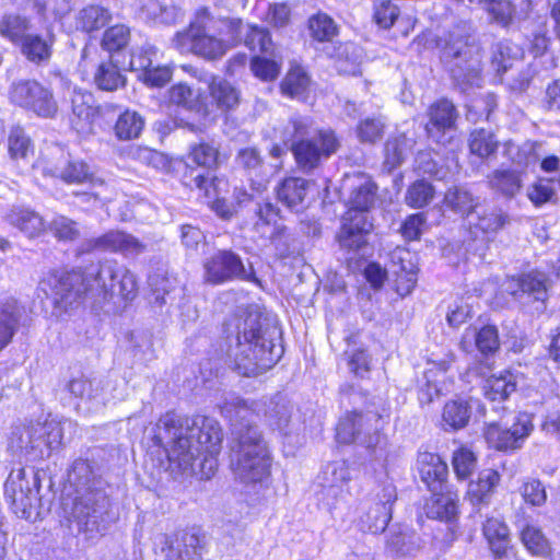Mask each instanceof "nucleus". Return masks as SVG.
<instances>
[{
	"label": "nucleus",
	"mask_w": 560,
	"mask_h": 560,
	"mask_svg": "<svg viewBox=\"0 0 560 560\" xmlns=\"http://www.w3.org/2000/svg\"><path fill=\"white\" fill-rule=\"evenodd\" d=\"M311 182L301 177H287L277 188V197L289 209L300 211L304 208V201Z\"/></svg>",
	"instance_id": "obj_32"
},
{
	"label": "nucleus",
	"mask_w": 560,
	"mask_h": 560,
	"mask_svg": "<svg viewBox=\"0 0 560 560\" xmlns=\"http://www.w3.org/2000/svg\"><path fill=\"white\" fill-rule=\"evenodd\" d=\"M500 481V475L497 470L485 469L479 472L476 481H471L468 487V495L474 504L488 502L495 487Z\"/></svg>",
	"instance_id": "obj_41"
},
{
	"label": "nucleus",
	"mask_w": 560,
	"mask_h": 560,
	"mask_svg": "<svg viewBox=\"0 0 560 560\" xmlns=\"http://www.w3.org/2000/svg\"><path fill=\"white\" fill-rule=\"evenodd\" d=\"M441 59L448 67L454 82L466 91L479 86L481 62L478 50L464 40H451L442 50Z\"/></svg>",
	"instance_id": "obj_9"
},
{
	"label": "nucleus",
	"mask_w": 560,
	"mask_h": 560,
	"mask_svg": "<svg viewBox=\"0 0 560 560\" xmlns=\"http://www.w3.org/2000/svg\"><path fill=\"white\" fill-rule=\"evenodd\" d=\"M483 535L495 557L502 558L506 555L510 545V530L503 521L494 517L488 518L483 524Z\"/></svg>",
	"instance_id": "obj_39"
},
{
	"label": "nucleus",
	"mask_w": 560,
	"mask_h": 560,
	"mask_svg": "<svg viewBox=\"0 0 560 560\" xmlns=\"http://www.w3.org/2000/svg\"><path fill=\"white\" fill-rule=\"evenodd\" d=\"M533 430V424L527 415H521L511 427H501L498 423L488 424L485 436L497 450L508 451L521 447L524 440Z\"/></svg>",
	"instance_id": "obj_18"
},
{
	"label": "nucleus",
	"mask_w": 560,
	"mask_h": 560,
	"mask_svg": "<svg viewBox=\"0 0 560 560\" xmlns=\"http://www.w3.org/2000/svg\"><path fill=\"white\" fill-rule=\"evenodd\" d=\"M435 195L434 187L424 179L416 180L409 186L406 192V203L415 209H420L429 205Z\"/></svg>",
	"instance_id": "obj_56"
},
{
	"label": "nucleus",
	"mask_w": 560,
	"mask_h": 560,
	"mask_svg": "<svg viewBox=\"0 0 560 560\" xmlns=\"http://www.w3.org/2000/svg\"><path fill=\"white\" fill-rule=\"evenodd\" d=\"M518 287L523 293L533 295L535 300L545 302L548 291V278L544 272L530 271L518 279Z\"/></svg>",
	"instance_id": "obj_52"
},
{
	"label": "nucleus",
	"mask_w": 560,
	"mask_h": 560,
	"mask_svg": "<svg viewBox=\"0 0 560 560\" xmlns=\"http://www.w3.org/2000/svg\"><path fill=\"white\" fill-rule=\"evenodd\" d=\"M170 101L189 110H196L199 106L198 94L185 83H178L171 88Z\"/></svg>",
	"instance_id": "obj_64"
},
{
	"label": "nucleus",
	"mask_w": 560,
	"mask_h": 560,
	"mask_svg": "<svg viewBox=\"0 0 560 560\" xmlns=\"http://www.w3.org/2000/svg\"><path fill=\"white\" fill-rule=\"evenodd\" d=\"M386 548L393 556H415L422 548V540L418 534L409 529L390 532Z\"/></svg>",
	"instance_id": "obj_36"
},
{
	"label": "nucleus",
	"mask_w": 560,
	"mask_h": 560,
	"mask_svg": "<svg viewBox=\"0 0 560 560\" xmlns=\"http://www.w3.org/2000/svg\"><path fill=\"white\" fill-rule=\"evenodd\" d=\"M21 311L13 298L0 302V351L12 340L19 327Z\"/></svg>",
	"instance_id": "obj_33"
},
{
	"label": "nucleus",
	"mask_w": 560,
	"mask_h": 560,
	"mask_svg": "<svg viewBox=\"0 0 560 560\" xmlns=\"http://www.w3.org/2000/svg\"><path fill=\"white\" fill-rule=\"evenodd\" d=\"M293 406L289 400L281 396L271 399L266 410L267 424L281 433H287L285 430L291 421Z\"/></svg>",
	"instance_id": "obj_43"
},
{
	"label": "nucleus",
	"mask_w": 560,
	"mask_h": 560,
	"mask_svg": "<svg viewBox=\"0 0 560 560\" xmlns=\"http://www.w3.org/2000/svg\"><path fill=\"white\" fill-rule=\"evenodd\" d=\"M140 13L150 21L161 24H174L180 10L173 5L161 2L160 0H136Z\"/></svg>",
	"instance_id": "obj_37"
},
{
	"label": "nucleus",
	"mask_w": 560,
	"mask_h": 560,
	"mask_svg": "<svg viewBox=\"0 0 560 560\" xmlns=\"http://www.w3.org/2000/svg\"><path fill=\"white\" fill-rule=\"evenodd\" d=\"M70 101L72 112L70 124L72 128L80 135H91L93 132L94 118L97 113V108L92 105V95L74 89Z\"/></svg>",
	"instance_id": "obj_23"
},
{
	"label": "nucleus",
	"mask_w": 560,
	"mask_h": 560,
	"mask_svg": "<svg viewBox=\"0 0 560 560\" xmlns=\"http://www.w3.org/2000/svg\"><path fill=\"white\" fill-rule=\"evenodd\" d=\"M419 474L422 481L431 491L447 488L445 479L448 472L447 465L433 453H421L418 456Z\"/></svg>",
	"instance_id": "obj_30"
},
{
	"label": "nucleus",
	"mask_w": 560,
	"mask_h": 560,
	"mask_svg": "<svg viewBox=\"0 0 560 560\" xmlns=\"http://www.w3.org/2000/svg\"><path fill=\"white\" fill-rule=\"evenodd\" d=\"M429 121L425 126L428 136L436 143L446 144L452 139V132L456 129L458 113L447 98H441L433 103L428 110Z\"/></svg>",
	"instance_id": "obj_16"
},
{
	"label": "nucleus",
	"mask_w": 560,
	"mask_h": 560,
	"mask_svg": "<svg viewBox=\"0 0 560 560\" xmlns=\"http://www.w3.org/2000/svg\"><path fill=\"white\" fill-rule=\"evenodd\" d=\"M56 36L51 28H47L44 35L27 34L20 43L21 52L25 58L35 65L47 63L52 56V47Z\"/></svg>",
	"instance_id": "obj_28"
},
{
	"label": "nucleus",
	"mask_w": 560,
	"mask_h": 560,
	"mask_svg": "<svg viewBox=\"0 0 560 560\" xmlns=\"http://www.w3.org/2000/svg\"><path fill=\"white\" fill-rule=\"evenodd\" d=\"M468 145L471 154L487 159L497 153L499 141L493 131L478 128L470 132Z\"/></svg>",
	"instance_id": "obj_46"
},
{
	"label": "nucleus",
	"mask_w": 560,
	"mask_h": 560,
	"mask_svg": "<svg viewBox=\"0 0 560 560\" xmlns=\"http://www.w3.org/2000/svg\"><path fill=\"white\" fill-rule=\"evenodd\" d=\"M413 145V141L404 133L390 136L385 142L384 166L388 172L400 166Z\"/></svg>",
	"instance_id": "obj_42"
},
{
	"label": "nucleus",
	"mask_w": 560,
	"mask_h": 560,
	"mask_svg": "<svg viewBox=\"0 0 560 560\" xmlns=\"http://www.w3.org/2000/svg\"><path fill=\"white\" fill-rule=\"evenodd\" d=\"M516 388L511 373L500 374L499 376L492 375L486 380L483 385L485 396L492 400H504Z\"/></svg>",
	"instance_id": "obj_49"
},
{
	"label": "nucleus",
	"mask_w": 560,
	"mask_h": 560,
	"mask_svg": "<svg viewBox=\"0 0 560 560\" xmlns=\"http://www.w3.org/2000/svg\"><path fill=\"white\" fill-rule=\"evenodd\" d=\"M105 495L101 491L86 488L85 492L75 497L73 502L72 514L79 524L86 527L89 525L95 526L98 516L104 508Z\"/></svg>",
	"instance_id": "obj_24"
},
{
	"label": "nucleus",
	"mask_w": 560,
	"mask_h": 560,
	"mask_svg": "<svg viewBox=\"0 0 560 560\" xmlns=\"http://www.w3.org/2000/svg\"><path fill=\"white\" fill-rule=\"evenodd\" d=\"M242 40L252 51H258L261 55H272V40L269 32L264 27L243 24Z\"/></svg>",
	"instance_id": "obj_47"
},
{
	"label": "nucleus",
	"mask_w": 560,
	"mask_h": 560,
	"mask_svg": "<svg viewBox=\"0 0 560 560\" xmlns=\"http://www.w3.org/2000/svg\"><path fill=\"white\" fill-rule=\"evenodd\" d=\"M310 85V78L301 67L292 68L281 82V91L291 98L304 97Z\"/></svg>",
	"instance_id": "obj_51"
},
{
	"label": "nucleus",
	"mask_w": 560,
	"mask_h": 560,
	"mask_svg": "<svg viewBox=\"0 0 560 560\" xmlns=\"http://www.w3.org/2000/svg\"><path fill=\"white\" fill-rule=\"evenodd\" d=\"M218 158L219 151L212 144L202 142L194 145L187 158L189 163L207 168L208 172L207 174H196L191 178L190 185H195L198 189H205L208 192V186L212 179L209 170L217 166Z\"/></svg>",
	"instance_id": "obj_31"
},
{
	"label": "nucleus",
	"mask_w": 560,
	"mask_h": 560,
	"mask_svg": "<svg viewBox=\"0 0 560 560\" xmlns=\"http://www.w3.org/2000/svg\"><path fill=\"white\" fill-rule=\"evenodd\" d=\"M555 183H557V177L539 178L528 188L527 196L529 200L535 206H541L546 202L553 201V198L557 196L553 187Z\"/></svg>",
	"instance_id": "obj_59"
},
{
	"label": "nucleus",
	"mask_w": 560,
	"mask_h": 560,
	"mask_svg": "<svg viewBox=\"0 0 560 560\" xmlns=\"http://www.w3.org/2000/svg\"><path fill=\"white\" fill-rule=\"evenodd\" d=\"M94 83L100 90L110 92L125 86L126 78L110 58L108 61L98 65L94 73Z\"/></svg>",
	"instance_id": "obj_44"
},
{
	"label": "nucleus",
	"mask_w": 560,
	"mask_h": 560,
	"mask_svg": "<svg viewBox=\"0 0 560 560\" xmlns=\"http://www.w3.org/2000/svg\"><path fill=\"white\" fill-rule=\"evenodd\" d=\"M228 357L241 375L256 376L271 369L283 353L277 341L281 330L277 320L252 306L225 324Z\"/></svg>",
	"instance_id": "obj_2"
},
{
	"label": "nucleus",
	"mask_w": 560,
	"mask_h": 560,
	"mask_svg": "<svg viewBox=\"0 0 560 560\" xmlns=\"http://www.w3.org/2000/svg\"><path fill=\"white\" fill-rule=\"evenodd\" d=\"M4 220L28 238L40 236L47 229L46 223L39 213L21 206L12 207L5 213Z\"/></svg>",
	"instance_id": "obj_25"
},
{
	"label": "nucleus",
	"mask_w": 560,
	"mask_h": 560,
	"mask_svg": "<svg viewBox=\"0 0 560 560\" xmlns=\"http://www.w3.org/2000/svg\"><path fill=\"white\" fill-rule=\"evenodd\" d=\"M308 30L312 38L318 42H331L338 34V26L326 13H317L310 18Z\"/></svg>",
	"instance_id": "obj_53"
},
{
	"label": "nucleus",
	"mask_w": 560,
	"mask_h": 560,
	"mask_svg": "<svg viewBox=\"0 0 560 560\" xmlns=\"http://www.w3.org/2000/svg\"><path fill=\"white\" fill-rule=\"evenodd\" d=\"M381 416L373 411L349 412L342 417L336 428V438L339 443H357L366 448H375L382 440L380 433Z\"/></svg>",
	"instance_id": "obj_11"
},
{
	"label": "nucleus",
	"mask_w": 560,
	"mask_h": 560,
	"mask_svg": "<svg viewBox=\"0 0 560 560\" xmlns=\"http://www.w3.org/2000/svg\"><path fill=\"white\" fill-rule=\"evenodd\" d=\"M55 419L31 422L16 427L12 432L11 445L28 457L30 460L47 458L59 448L63 438V425Z\"/></svg>",
	"instance_id": "obj_8"
},
{
	"label": "nucleus",
	"mask_w": 560,
	"mask_h": 560,
	"mask_svg": "<svg viewBox=\"0 0 560 560\" xmlns=\"http://www.w3.org/2000/svg\"><path fill=\"white\" fill-rule=\"evenodd\" d=\"M343 188L349 190L350 211L348 215H353L352 211L365 214L375 202L377 187L369 176L362 173L347 177Z\"/></svg>",
	"instance_id": "obj_21"
},
{
	"label": "nucleus",
	"mask_w": 560,
	"mask_h": 560,
	"mask_svg": "<svg viewBox=\"0 0 560 560\" xmlns=\"http://www.w3.org/2000/svg\"><path fill=\"white\" fill-rule=\"evenodd\" d=\"M282 138L290 143L296 165L304 173L316 170L340 145L332 130L315 129L312 119L301 115H293L289 119Z\"/></svg>",
	"instance_id": "obj_6"
},
{
	"label": "nucleus",
	"mask_w": 560,
	"mask_h": 560,
	"mask_svg": "<svg viewBox=\"0 0 560 560\" xmlns=\"http://www.w3.org/2000/svg\"><path fill=\"white\" fill-rule=\"evenodd\" d=\"M235 163L250 180L252 192L243 188H235L233 198L241 208L250 207L257 218L255 229L258 233L265 234L266 229L277 222L280 211L273 203L262 198V192L268 178L275 170L281 167V164H266L260 151L254 147L241 149L235 156Z\"/></svg>",
	"instance_id": "obj_5"
},
{
	"label": "nucleus",
	"mask_w": 560,
	"mask_h": 560,
	"mask_svg": "<svg viewBox=\"0 0 560 560\" xmlns=\"http://www.w3.org/2000/svg\"><path fill=\"white\" fill-rule=\"evenodd\" d=\"M69 392L81 399H98L101 397L100 382H94L85 376L71 380L68 384Z\"/></svg>",
	"instance_id": "obj_62"
},
{
	"label": "nucleus",
	"mask_w": 560,
	"mask_h": 560,
	"mask_svg": "<svg viewBox=\"0 0 560 560\" xmlns=\"http://www.w3.org/2000/svg\"><path fill=\"white\" fill-rule=\"evenodd\" d=\"M222 430L219 422L206 416L192 418L182 417L173 411L163 415L152 429V441L163 447L170 462V468L178 472L195 471L194 463L201 454L206 453L202 468L208 464L210 478L215 467L212 458L220 450Z\"/></svg>",
	"instance_id": "obj_1"
},
{
	"label": "nucleus",
	"mask_w": 560,
	"mask_h": 560,
	"mask_svg": "<svg viewBox=\"0 0 560 560\" xmlns=\"http://www.w3.org/2000/svg\"><path fill=\"white\" fill-rule=\"evenodd\" d=\"M444 203L458 214L469 215L478 207L479 200L465 187L454 186L445 192Z\"/></svg>",
	"instance_id": "obj_45"
},
{
	"label": "nucleus",
	"mask_w": 560,
	"mask_h": 560,
	"mask_svg": "<svg viewBox=\"0 0 560 560\" xmlns=\"http://www.w3.org/2000/svg\"><path fill=\"white\" fill-rule=\"evenodd\" d=\"M112 20L110 12L100 5H89L78 15V26L85 32H93L104 27Z\"/></svg>",
	"instance_id": "obj_50"
},
{
	"label": "nucleus",
	"mask_w": 560,
	"mask_h": 560,
	"mask_svg": "<svg viewBox=\"0 0 560 560\" xmlns=\"http://www.w3.org/2000/svg\"><path fill=\"white\" fill-rule=\"evenodd\" d=\"M522 55L517 45L509 40L499 42L492 47V67L498 74H506L509 70H513L516 65L522 63Z\"/></svg>",
	"instance_id": "obj_35"
},
{
	"label": "nucleus",
	"mask_w": 560,
	"mask_h": 560,
	"mask_svg": "<svg viewBox=\"0 0 560 560\" xmlns=\"http://www.w3.org/2000/svg\"><path fill=\"white\" fill-rule=\"evenodd\" d=\"M416 170L421 175H428L440 180L444 179L448 173L444 166L438 164L432 153L428 151H422L417 154Z\"/></svg>",
	"instance_id": "obj_63"
},
{
	"label": "nucleus",
	"mask_w": 560,
	"mask_h": 560,
	"mask_svg": "<svg viewBox=\"0 0 560 560\" xmlns=\"http://www.w3.org/2000/svg\"><path fill=\"white\" fill-rule=\"evenodd\" d=\"M510 223L511 217L506 211L499 207H489L477 212L474 225L483 234L495 235Z\"/></svg>",
	"instance_id": "obj_40"
},
{
	"label": "nucleus",
	"mask_w": 560,
	"mask_h": 560,
	"mask_svg": "<svg viewBox=\"0 0 560 560\" xmlns=\"http://www.w3.org/2000/svg\"><path fill=\"white\" fill-rule=\"evenodd\" d=\"M372 230V223L366 214L354 213L345 219L338 240L341 247L359 249L366 244V235Z\"/></svg>",
	"instance_id": "obj_27"
},
{
	"label": "nucleus",
	"mask_w": 560,
	"mask_h": 560,
	"mask_svg": "<svg viewBox=\"0 0 560 560\" xmlns=\"http://www.w3.org/2000/svg\"><path fill=\"white\" fill-rule=\"evenodd\" d=\"M31 28V19L18 12H7L0 16V35L11 43H21Z\"/></svg>",
	"instance_id": "obj_38"
},
{
	"label": "nucleus",
	"mask_w": 560,
	"mask_h": 560,
	"mask_svg": "<svg viewBox=\"0 0 560 560\" xmlns=\"http://www.w3.org/2000/svg\"><path fill=\"white\" fill-rule=\"evenodd\" d=\"M257 406L256 402L249 404L240 397H232L224 402L222 415L231 423V442L238 441L241 435L261 433L255 424Z\"/></svg>",
	"instance_id": "obj_17"
},
{
	"label": "nucleus",
	"mask_w": 560,
	"mask_h": 560,
	"mask_svg": "<svg viewBox=\"0 0 560 560\" xmlns=\"http://www.w3.org/2000/svg\"><path fill=\"white\" fill-rule=\"evenodd\" d=\"M405 255L408 256L409 253L402 249H397L392 255L394 262L396 259H398L400 262L399 270H395V273L398 276V292L401 294L410 293L417 282V272L413 266L410 264V268L407 269V267L402 264L405 260Z\"/></svg>",
	"instance_id": "obj_58"
},
{
	"label": "nucleus",
	"mask_w": 560,
	"mask_h": 560,
	"mask_svg": "<svg viewBox=\"0 0 560 560\" xmlns=\"http://www.w3.org/2000/svg\"><path fill=\"white\" fill-rule=\"evenodd\" d=\"M385 120L382 116L363 119L357 128V133L362 142L374 143L383 137Z\"/></svg>",
	"instance_id": "obj_60"
},
{
	"label": "nucleus",
	"mask_w": 560,
	"mask_h": 560,
	"mask_svg": "<svg viewBox=\"0 0 560 560\" xmlns=\"http://www.w3.org/2000/svg\"><path fill=\"white\" fill-rule=\"evenodd\" d=\"M533 75L534 71L532 68L522 61L513 70H509L506 74H503L502 81L510 90L522 93L529 86Z\"/></svg>",
	"instance_id": "obj_57"
},
{
	"label": "nucleus",
	"mask_w": 560,
	"mask_h": 560,
	"mask_svg": "<svg viewBox=\"0 0 560 560\" xmlns=\"http://www.w3.org/2000/svg\"><path fill=\"white\" fill-rule=\"evenodd\" d=\"M129 39V28L122 24H117L105 31L102 47L107 51H117L126 47Z\"/></svg>",
	"instance_id": "obj_61"
},
{
	"label": "nucleus",
	"mask_w": 560,
	"mask_h": 560,
	"mask_svg": "<svg viewBox=\"0 0 560 560\" xmlns=\"http://www.w3.org/2000/svg\"><path fill=\"white\" fill-rule=\"evenodd\" d=\"M51 158L44 168V173L60 178L67 184L93 183L94 174L88 163L81 160H71L62 151Z\"/></svg>",
	"instance_id": "obj_20"
},
{
	"label": "nucleus",
	"mask_w": 560,
	"mask_h": 560,
	"mask_svg": "<svg viewBox=\"0 0 560 560\" xmlns=\"http://www.w3.org/2000/svg\"><path fill=\"white\" fill-rule=\"evenodd\" d=\"M40 481L37 474L30 469L12 470L4 483V497L11 509L21 518L28 520L39 504Z\"/></svg>",
	"instance_id": "obj_10"
},
{
	"label": "nucleus",
	"mask_w": 560,
	"mask_h": 560,
	"mask_svg": "<svg viewBox=\"0 0 560 560\" xmlns=\"http://www.w3.org/2000/svg\"><path fill=\"white\" fill-rule=\"evenodd\" d=\"M521 540L526 549L535 556H547L550 552V544L540 528L526 525L521 532Z\"/></svg>",
	"instance_id": "obj_55"
},
{
	"label": "nucleus",
	"mask_w": 560,
	"mask_h": 560,
	"mask_svg": "<svg viewBox=\"0 0 560 560\" xmlns=\"http://www.w3.org/2000/svg\"><path fill=\"white\" fill-rule=\"evenodd\" d=\"M242 30L241 19L214 14L209 8L201 7L187 27L175 33L172 45L180 54L214 61L242 42Z\"/></svg>",
	"instance_id": "obj_3"
},
{
	"label": "nucleus",
	"mask_w": 560,
	"mask_h": 560,
	"mask_svg": "<svg viewBox=\"0 0 560 560\" xmlns=\"http://www.w3.org/2000/svg\"><path fill=\"white\" fill-rule=\"evenodd\" d=\"M523 170L497 168L487 176L489 188L505 199L514 198L524 186Z\"/></svg>",
	"instance_id": "obj_26"
},
{
	"label": "nucleus",
	"mask_w": 560,
	"mask_h": 560,
	"mask_svg": "<svg viewBox=\"0 0 560 560\" xmlns=\"http://www.w3.org/2000/svg\"><path fill=\"white\" fill-rule=\"evenodd\" d=\"M10 101L42 118H54L58 113V104L54 93L36 80L13 82L9 91Z\"/></svg>",
	"instance_id": "obj_12"
},
{
	"label": "nucleus",
	"mask_w": 560,
	"mask_h": 560,
	"mask_svg": "<svg viewBox=\"0 0 560 560\" xmlns=\"http://www.w3.org/2000/svg\"><path fill=\"white\" fill-rule=\"evenodd\" d=\"M47 228L60 242H73L81 235L79 223L62 214L55 215Z\"/></svg>",
	"instance_id": "obj_54"
},
{
	"label": "nucleus",
	"mask_w": 560,
	"mask_h": 560,
	"mask_svg": "<svg viewBox=\"0 0 560 560\" xmlns=\"http://www.w3.org/2000/svg\"><path fill=\"white\" fill-rule=\"evenodd\" d=\"M143 126L142 117L137 112L127 109L118 116L114 132L119 140H131L139 137Z\"/></svg>",
	"instance_id": "obj_48"
},
{
	"label": "nucleus",
	"mask_w": 560,
	"mask_h": 560,
	"mask_svg": "<svg viewBox=\"0 0 560 560\" xmlns=\"http://www.w3.org/2000/svg\"><path fill=\"white\" fill-rule=\"evenodd\" d=\"M147 250V245L131 234L122 231H109L101 236L83 241L79 254L93 252L120 253L126 257H135Z\"/></svg>",
	"instance_id": "obj_15"
},
{
	"label": "nucleus",
	"mask_w": 560,
	"mask_h": 560,
	"mask_svg": "<svg viewBox=\"0 0 560 560\" xmlns=\"http://www.w3.org/2000/svg\"><path fill=\"white\" fill-rule=\"evenodd\" d=\"M86 289L95 311L117 314L138 295L136 275L116 259H104L88 268Z\"/></svg>",
	"instance_id": "obj_4"
},
{
	"label": "nucleus",
	"mask_w": 560,
	"mask_h": 560,
	"mask_svg": "<svg viewBox=\"0 0 560 560\" xmlns=\"http://www.w3.org/2000/svg\"><path fill=\"white\" fill-rule=\"evenodd\" d=\"M86 283L88 269L84 272L54 271L40 285L46 294L51 295L57 306L66 310L81 298L89 300Z\"/></svg>",
	"instance_id": "obj_13"
},
{
	"label": "nucleus",
	"mask_w": 560,
	"mask_h": 560,
	"mask_svg": "<svg viewBox=\"0 0 560 560\" xmlns=\"http://www.w3.org/2000/svg\"><path fill=\"white\" fill-rule=\"evenodd\" d=\"M476 400L457 397L447 400L441 413V429L453 433L467 428L474 416Z\"/></svg>",
	"instance_id": "obj_22"
},
{
	"label": "nucleus",
	"mask_w": 560,
	"mask_h": 560,
	"mask_svg": "<svg viewBox=\"0 0 560 560\" xmlns=\"http://www.w3.org/2000/svg\"><path fill=\"white\" fill-rule=\"evenodd\" d=\"M396 500V490L386 486L377 494V499L369 504L361 514L359 524L363 532L378 534L385 530L392 518V504Z\"/></svg>",
	"instance_id": "obj_19"
},
{
	"label": "nucleus",
	"mask_w": 560,
	"mask_h": 560,
	"mask_svg": "<svg viewBox=\"0 0 560 560\" xmlns=\"http://www.w3.org/2000/svg\"><path fill=\"white\" fill-rule=\"evenodd\" d=\"M231 469L244 483L264 482L270 476L272 456L262 433L241 435L231 442Z\"/></svg>",
	"instance_id": "obj_7"
},
{
	"label": "nucleus",
	"mask_w": 560,
	"mask_h": 560,
	"mask_svg": "<svg viewBox=\"0 0 560 560\" xmlns=\"http://www.w3.org/2000/svg\"><path fill=\"white\" fill-rule=\"evenodd\" d=\"M209 93L212 103L222 112L231 110L240 103L238 90L223 78L210 77Z\"/></svg>",
	"instance_id": "obj_34"
},
{
	"label": "nucleus",
	"mask_w": 560,
	"mask_h": 560,
	"mask_svg": "<svg viewBox=\"0 0 560 560\" xmlns=\"http://www.w3.org/2000/svg\"><path fill=\"white\" fill-rule=\"evenodd\" d=\"M205 280L212 284H221L232 280L258 283L253 267L247 269L241 257L232 250H219L205 264Z\"/></svg>",
	"instance_id": "obj_14"
},
{
	"label": "nucleus",
	"mask_w": 560,
	"mask_h": 560,
	"mask_svg": "<svg viewBox=\"0 0 560 560\" xmlns=\"http://www.w3.org/2000/svg\"><path fill=\"white\" fill-rule=\"evenodd\" d=\"M458 494L447 488L432 491L425 501L423 511L427 517L440 521H451L457 514Z\"/></svg>",
	"instance_id": "obj_29"
}]
</instances>
